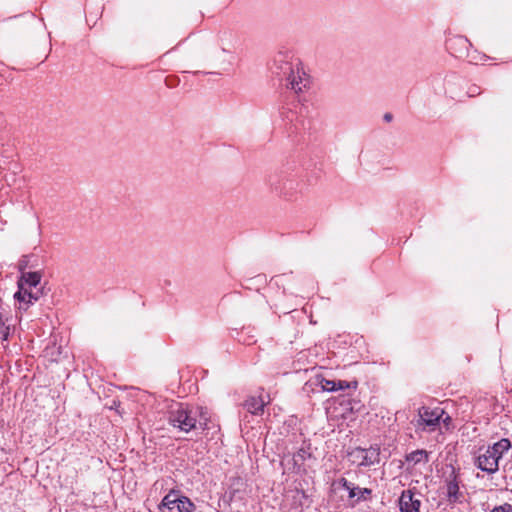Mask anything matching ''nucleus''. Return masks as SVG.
Segmentation results:
<instances>
[{
    "label": "nucleus",
    "instance_id": "f257e3e1",
    "mask_svg": "<svg viewBox=\"0 0 512 512\" xmlns=\"http://www.w3.org/2000/svg\"><path fill=\"white\" fill-rule=\"evenodd\" d=\"M271 70L282 80H286V86L295 93L303 92L310 85L309 76L301 62L288 52H278L275 55Z\"/></svg>",
    "mask_w": 512,
    "mask_h": 512
},
{
    "label": "nucleus",
    "instance_id": "f03ea898",
    "mask_svg": "<svg viewBox=\"0 0 512 512\" xmlns=\"http://www.w3.org/2000/svg\"><path fill=\"white\" fill-rule=\"evenodd\" d=\"M169 422L184 432L195 429L197 423L203 430L208 428V418L202 408L189 409L182 404H178L176 409L170 411Z\"/></svg>",
    "mask_w": 512,
    "mask_h": 512
},
{
    "label": "nucleus",
    "instance_id": "7ed1b4c3",
    "mask_svg": "<svg viewBox=\"0 0 512 512\" xmlns=\"http://www.w3.org/2000/svg\"><path fill=\"white\" fill-rule=\"evenodd\" d=\"M267 183L273 192L286 198L294 196L299 186V182L296 179L284 173L269 175Z\"/></svg>",
    "mask_w": 512,
    "mask_h": 512
},
{
    "label": "nucleus",
    "instance_id": "20e7f679",
    "mask_svg": "<svg viewBox=\"0 0 512 512\" xmlns=\"http://www.w3.org/2000/svg\"><path fill=\"white\" fill-rule=\"evenodd\" d=\"M499 458L489 447L480 449L475 458V466L488 474H494L499 469Z\"/></svg>",
    "mask_w": 512,
    "mask_h": 512
},
{
    "label": "nucleus",
    "instance_id": "39448f33",
    "mask_svg": "<svg viewBox=\"0 0 512 512\" xmlns=\"http://www.w3.org/2000/svg\"><path fill=\"white\" fill-rule=\"evenodd\" d=\"M444 414L443 409L437 407L434 409H430L428 407H422L419 409V420L418 425L423 426L424 428H429L430 430H434Z\"/></svg>",
    "mask_w": 512,
    "mask_h": 512
},
{
    "label": "nucleus",
    "instance_id": "423d86ee",
    "mask_svg": "<svg viewBox=\"0 0 512 512\" xmlns=\"http://www.w3.org/2000/svg\"><path fill=\"white\" fill-rule=\"evenodd\" d=\"M43 295V288L42 287H36V288H30L26 291H17L14 294V299L18 301L19 303V309L26 311L30 304H33L34 302L38 301L40 297Z\"/></svg>",
    "mask_w": 512,
    "mask_h": 512
},
{
    "label": "nucleus",
    "instance_id": "0eeeda50",
    "mask_svg": "<svg viewBox=\"0 0 512 512\" xmlns=\"http://www.w3.org/2000/svg\"><path fill=\"white\" fill-rule=\"evenodd\" d=\"M420 505V499L415 498V494L411 490L402 492L399 498L401 512H420Z\"/></svg>",
    "mask_w": 512,
    "mask_h": 512
},
{
    "label": "nucleus",
    "instance_id": "6e6552de",
    "mask_svg": "<svg viewBox=\"0 0 512 512\" xmlns=\"http://www.w3.org/2000/svg\"><path fill=\"white\" fill-rule=\"evenodd\" d=\"M339 484L342 485V487L348 491L350 499L356 498L355 501L352 503L353 506L361 500H366L368 495L371 494L370 489L355 487L351 482H349L345 478H341L339 480Z\"/></svg>",
    "mask_w": 512,
    "mask_h": 512
},
{
    "label": "nucleus",
    "instance_id": "1a4fd4ad",
    "mask_svg": "<svg viewBox=\"0 0 512 512\" xmlns=\"http://www.w3.org/2000/svg\"><path fill=\"white\" fill-rule=\"evenodd\" d=\"M42 275L39 271L23 273L18 281V291H26L39 286Z\"/></svg>",
    "mask_w": 512,
    "mask_h": 512
},
{
    "label": "nucleus",
    "instance_id": "9d476101",
    "mask_svg": "<svg viewBox=\"0 0 512 512\" xmlns=\"http://www.w3.org/2000/svg\"><path fill=\"white\" fill-rule=\"evenodd\" d=\"M244 408L253 415H260L264 411L265 402L261 397L251 396L243 404Z\"/></svg>",
    "mask_w": 512,
    "mask_h": 512
},
{
    "label": "nucleus",
    "instance_id": "9b49d317",
    "mask_svg": "<svg viewBox=\"0 0 512 512\" xmlns=\"http://www.w3.org/2000/svg\"><path fill=\"white\" fill-rule=\"evenodd\" d=\"M406 460L413 465L427 463L429 461V454L423 449L415 450L406 456Z\"/></svg>",
    "mask_w": 512,
    "mask_h": 512
},
{
    "label": "nucleus",
    "instance_id": "f8f14e48",
    "mask_svg": "<svg viewBox=\"0 0 512 512\" xmlns=\"http://www.w3.org/2000/svg\"><path fill=\"white\" fill-rule=\"evenodd\" d=\"M489 448L495 452V455L501 459L503 454L507 452L511 448V442L507 438H503L499 440L498 442L494 443L492 446H489Z\"/></svg>",
    "mask_w": 512,
    "mask_h": 512
},
{
    "label": "nucleus",
    "instance_id": "ddd939ff",
    "mask_svg": "<svg viewBox=\"0 0 512 512\" xmlns=\"http://www.w3.org/2000/svg\"><path fill=\"white\" fill-rule=\"evenodd\" d=\"M178 493L175 491H171L162 499L159 508H167L172 510L177 507Z\"/></svg>",
    "mask_w": 512,
    "mask_h": 512
},
{
    "label": "nucleus",
    "instance_id": "4468645a",
    "mask_svg": "<svg viewBox=\"0 0 512 512\" xmlns=\"http://www.w3.org/2000/svg\"><path fill=\"white\" fill-rule=\"evenodd\" d=\"M315 384L319 385L323 391L334 392L336 391V380H329L323 376L317 375L315 377Z\"/></svg>",
    "mask_w": 512,
    "mask_h": 512
},
{
    "label": "nucleus",
    "instance_id": "2eb2a0df",
    "mask_svg": "<svg viewBox=\"0 0 512 512\" xmlns=\"http://www.w3.org/2000/svg\"><path fill=\"white\" fill-rule=\"evenodd\" d=\"M176 508L178 512H193L196 506L188 497L178 495Z\"/></svg>",
    "mask_w": 512,
    "mask_h": 512
},
{
    "label": "nucleus",
    "instance_id": "dca6fc26",
    "mask_svg": "<svg viewBox=\"0 0 512 512\" xmlns=\"http://www.w3.org/2000/svg\"><path fill=\"white\" fill-rule=\"evenodd\" d=\"M447 497L449 502H457L460 498L459 485L455 480L447 484Z\"/></svg>",
    "mask_w": 512,
    "mask_h": 512
},
{
    "label": "nucleus",
    "instance_id": "f3484780",
    "mask_svg": "<svg viewBox=\"0 0 512 512\" xmlns=\"http://www.w3.org/2000/svg\"><path fill=\"white\" fill-rule=\"evenodd\" d=\"M311 457V453L306 448H300L293 455V462L295 466H302L307 458Z\"/></svg>",
    "mask_w": 512,
    "mask_h": 512
},
{
    "label": "nucleus",
    "instance_id": "a211bd4d",
    "mask_svg": "<svg viewBox=\"0 0 512 512\" xmlns=\"http://www.w3.org/2000/svg\"><path fill=\"white\" fill-rule=\"evenodd\" d=\"M4 312L5 311L0 310V339L2 341H7L9 337L10 328L9 326L5 325V322L3 320Z\"/></svg>",
    "mask_w": 512,
    "mask_h": 512
},
{
    "label": "nucleus",
    "instance_id": "6ab92c4d",
    "mask_svg": "<svg viewBox=\"0 0 512 512\" xmlns=\"http://www.w3.org/2000/svg\"><path fill=\"white\" fill-rule=\"evenodd\" d=\"M451 42H452V44H455L463 49H468V46L471 45L469 40L462 36L455 37L454 39L451 40Z\"/></svg>",
    "mask_w": 512,
    "mask_h": 512
},
{
    "label": "nucleus",
    "instance_id": "aec40b11",
    "mask_svg": "<svg viewBox=\"0 0 512 512\" xmlns=\"http://www.w3.org/2000/svg\"><path fill=\"white\" fill-rule=\"evenodd\" d=\"M29 262H30V256H28V255L22 256L21 259L19 260L18 269L22 274L26 273L25 270L28 267H30Z\"/></svg>",
    "mask_w": 512,
    "mask_h": 512
},
{
    "label": "nucleus",
    "instance_id": "412c9836",
    "mask_svg": "<svg viewBox=\"0 0 512 512\" xmlns=\"http://www.w3.org/2000/svg\"><path fill=\"white\" fill-rule=\"evenodd\" d=\"M467 57L469 58V61L474 64H478L479 62L485 61L487 59L486 55H480L476 53H467Z\"/></svg>",
    "mask_w": 512,
    "mask_h": 512
},
{
    "label": "nucleus",
    "instance_id": "4be33fe9",
    "mask_svg": "<svg viewBox=\"0 0 512 512\" xmlns=\"http://www.w3.org/2000/svg\"><path fill=\"white\" fill-rule=\"evenodd\" d=\"M490 512H512V505L505 503L503 505L494 507Z\"/></svg>",
    "mask_w": 512,
    "mask_h": 512
},
{
    "label": "nucleus",
    "instance_id": "5701e85b",
    "mask_svg": "<svg viewBox=\"0 0 512 512\" xmlns=\"http://www.w3.org/2000/svg\"><path fill=\"white\" fill-rule=\"evenodd\" d=\"M336 391H339V390H345L346 388H349L350 384L346 381H343V380H338L336 381Z\"/></svg>",
    "mask_w": 512,
    "mask_h": 512
},
{
    "label": "nucleus",
    "instance_id": "b1692460",
    "mask_svg": "<svg viewBox=\"0 0 512 512\" xmlns=\"http://www.w3.org/2000/svg\"><path fill=\"white\" fill-rule=\"evenodd\" d=\"M481 93L480 88L477 86H473L469 88L468 95L470 97H474L476 95H479Z\"/></svg>",
    "mask_w": 512,
    "mask_h": 512
},
{
    "label": "nucleus",
    "instance_id": "393cba45",
    "mask_svg": "<svg viewBox=\"0 0 512 512\" xmlns=\"http://www.w3.org/2000/svg\"><path fill=\"white\" fill-rule=\"evenodd\" d=\"M385 118H386V122H389V121H391L392 116L390 114L386 113Z\"/></svg>",
    "mask_w": 512,
    "mask_h": 512
}]
</instances>
